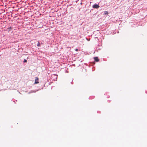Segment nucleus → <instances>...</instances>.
<instances>
[{"mask_svg": "<svg viewBox=\"0 0 147 147\" xmlns=\"http://www.w3.org/2000/svg\"><path fill=\"white\" fill-rule=\"evenodd\" d=\"M75 51H78V49H75Z\"/></svg>", "mask_w": 147, "mask_h": 147, "instance_id": "0eeeda50", "label": "nucleus"}, {"mask_svg": "<svg viewBox=\"0 0 147 147\" xmlns=\"http://www.w3.org/2000/svg\"><path fill=\"white\" fill-rule=\"evenodd\" d=\"M24 63H26V62H27V60L25 59H24Z\"/></svg>", "mask_w": 147, "mask_h": 147, "instance_id": "423d86ee", "label": "nucleus"}, {"mask_svg": "<svg viewBox=\"0 0 147 147\" xmlns=\"http://www.w3.org/2000/svg\"><path fill=\"white\" fill-rule=\"evenodd\" d=\"M92 7L93 8L97 9L99 7V6L97 4H94L93 5Z\"/></svg>", "mask_w": 147, "mask_h": 147, "instance_id": "f257e3e1", "label": "nucleus"}, {"mask_svg": "<svg viewBox=\"0 0 147 147\" xmlns=\"http://www.w3.org/2000/svg\"><path fill=\"white\" fill-rule=\"evenodd\" d=\"M37 46L38 47H40V43L39 42H38L37 44Z\"/></svg>", "mask_w": 147, "mask_h": 147, "instance_id": "39448f33", "label": "nucleus"}, {"mask_svg": "<svg viewBox=\"0 0 147 147\" xmlns=\"http://www.w3.org/2000/svg\"><path fill=\"white\" fill-rule=\"evenodd\" d=\"M109 13L107 11H105L104 12V14L105 15H108Z\"/></svg>", "mask_w": 147, "mask_h": 147, "instance_id": "20e7f679", "label": "nucleus"}, {"mask_svg": "<svg viewBox=\"0 0 147 147\" xmlns=\"http://www.w3.org/2000/svg\"><path fill=\"white\" fill-rule=\"evenodd\" d=\"M94 60L96 62H98L99 61V59H98V57H95L94 58Z\"/></svg>", "mask_w": 147, "mask_h": 147, "instance_id": "7ed1b4c3", "label": "nucleus"}, {"mask_svg": "<svg viewBox=\"0 0 147 147\" xmlns=\"http://www.w3.org/2000/svg\"><path fill=\"white\" fill-rule=\"evenodd\" d=\"M38 78V77H36L35 80V84H38L39 83Z\"/></svg>", "mask_w": 147, "mask_h": 147, "instance_id": "f03ea898", "label": "nucleus"}]
</instances>
